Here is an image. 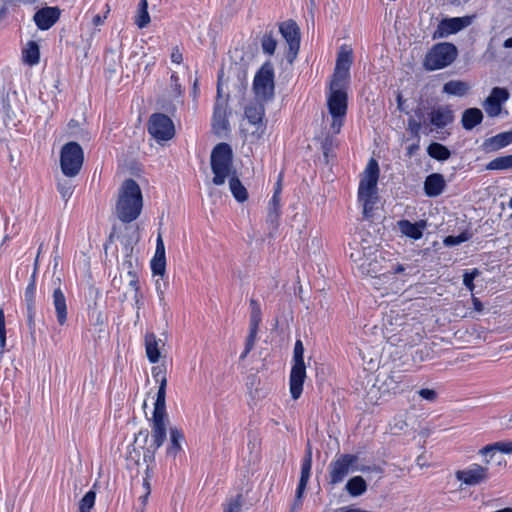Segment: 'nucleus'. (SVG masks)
Returning <instances> with one entry per match:
<instances>
[{
    "label": "nucleus",
    "instance_id": "4d7b16f0",
    "mask_svg": "<svg viewBox=\"0 0 512 512\" xmlns=\"http://www.w3.org/2000/svg\"><path fill=\"white\" fill-rule=\"evenodd\" d=\"M345 116H332L331 130L333 134H338L343 126Z\"/></svg>",
    "mask_w": 512,
    "mask_h": 512
},
{
    "label": "nucleus",
    "instance_id": "680f3d73",
    "mask_svg": "<svg viewBox=\"0 0 512 512\" xmlns=\"http://www.w3.org/2000/svg\"><path fill=\"white\" fill-rule=\"evenodd\" d=\"M171 87L178 96L181 95V84L179 82V77L176 73H173L171 75Z\"/></svg>",
    "mask_w": 512,
    "mask_h": 512
},
{
    "label": "nucleus",
    "instance_id": "5fc2aeb1",
    "mask_svg": "<svg viewBox=\"0 0 512 512\" xmlns=\"http://www.w3.org/2000/svg\"><path fill=\"white\" fill-rule=\"evenodd\" d=\"M498 452L510 454L512 453V441H499L495 442V447Z\"/></svg>",
    "mask_w": 512,
    "mask_h": 512
},
{
    "label": "nucleus",
    "instance_id": "423d86ee",
    "mask_svg": "<svg viewBox=\"0 0 512 512\" xmlns=\"http://www.w3.org/2000/svg\"><path fill=\"white\" fill-rule=\"evenodd\" d=\"M84 162V152L79 143L70 141L64 144L60 151V167L67 177L79 174Z\"/></svg>",
    "mask_w": 512,
    "mask_h": 512
},
{
    "label": "nucleus",
    "instance_id": "ea45409f",
    "mask_svg": "<svg viewBox=\"0 0 512 512\" xmlns=\"http://www.w3.org/2000/svg\"><path fill=\"white\" fill-rule=\"evenodd\" d=\"M250 320L249 327L259 328V325L262 321V312L260 304L257 300H250Z\"/></svg>",
    "mask_w": 512,
    "mask_h": 512
},
{
    "label": "nucleus",
    "instance_id": "f03ea898",
    "mask_svg": "<svg viewBox=\"0 0 512 512\" xmlns=\"http://www.w3.org/2000/svg\"><path fill=\"white\" fill-rule=\"evenodd\" d=\"M143 197L140 186L132 179H126L119 191L116 214L123 223H131L141 214Z\"/></svg>",
    "mask_w": 512,
    "mask_h": 512
},
{
    "label": "nucleus",
    "instance_id": "5701e85b",
    "mask_svg": "<svg viewBox=\"0 0 512 512\" xmlns=\"http://www.w3.org/2000/svg\"><path fill=\"white\" fill-rule=\"evenodd\" d=\"M185 441L183 431L174 426L169 429V443L166 448V456L175 459L183 452L182 443Z\"/></svg>",
    "mask_w": 512,
    "mask_h": 512
},
{
    "label": "nucleus",
    "instance_id": "72a5a7b5",
    "mask_svg": "<svg viewBox=\"0 0 512 512\" xmlns=\"http://www.w3.org/2000/svg\"><path fill=\"white\" fill-rule=\"evenodd\" d=\"M24 63L34 66L40 61L39 46L35 41H29L26 48L22 52Z\"/></svg>",
    "mask_w": 512,
    "mask_h": 512
},
{
    "label": "nucleus",
    "instance_id": "cd10ccee",
    "mask_svg": "<svg viewBox=\"0 0 512 512\" xmlns=\"http://www.w3.org/2000/svg\"><path fill=\"white\" fill-rule=\"evenodd\" d=\"M152 376L154 380L159 383L156 401L154 404H166V387H167V377L166 371L161 366H155L152 368Z\"/></svg>",
    "mask_w": 512,
    "mask_h": 512
},
{
    "label": "nucleus",
    "instance_id": "9b49d317",
    "mask_svg": "<svg viewBox=\"0 0 512 512\" xmlns=\"http://www.w3.org/2000/svg\"><path fill=\"white\" fill-rule=\"evenodd\" d=\"M279 31L288 44L286 59L292 64L300 49V29L295 21L288 20L280 24Z\"/></svg>",
    "mask_w": 512,
    "mask_h": 512
},
{
    "label": "nucleus",
    "instance_id": "e433bc0d",
    "mask_svg": "<svg viewBox=\"0 0 512 512\" xmlns=\"http://www.w3.org/2000/svg\"><path fill=\"white\" fill-rule=\"evenodd\" d=\"M427 153L431 158L436 159L438 161H446L451 156L450 150L446 146L438 142H432L427 147Z\"/></svg>",
    "mask_w": 512,
    "mask_h": 512
},
{
    "label": "nucleus",
    "instance_id": "8fccbe9b",
    "mask_svg": "<svg viewBox=\"0 0 512 512\" xmlns=\"http://www.w3.org/2000/svg\"><path fill=\"white\" fill-rule=\"evenodd\" d=\"M323 155L325 158H328L329 154L333 151L335 147V139L333 136H326L321 144Z\"/></svg>",
    "mask_w": 512,
    "mask_h": 512
},
{
    "label": "nucleus",
    "instance_id": "f704fd0d",
    "mask_svg": "<svg viewBox=\"0 0 512 512\" xmlns=\"http://www.w3.org/2000/svg\"><path fill=\"white\" fill-rule=\"evenodd\" d=\"M470 89V86L468 83L460 80H451L444 84L443 86V92L449 95L454 96H464L468 90Z\"/></svg>",
    "mask_w": 512,
    "mask_h": 512
},
{
    "label": "nucleus",
    "instance_id": "3c124183",
    "mask_svg": "<svg viewBox=\"0 0 512 512\" xmlns=\"http://www.w3.org/2000/svg\"><path fill=\"white\" fill-rule=\"evenodd\" d=\"M479 272L477 269H474L472 272H465L464 275H463V284L465 285V287L470 290V291H473L474 289V279L476 276H478Z\"/></svg>",
    "mask_w": 512,
    "mask_h": 512
},
{
    "label": "nucleus",
    "instance_id": "0eeeda50",
    "mask_svg": "<svg viewBox=\"0 0 512 512\" xmlns=\"http://www.w3.org/2000/svg\"><path fill=\"white\" fill-rule=\"evenodd\" d=\"M274 67L271 61H265L256 72L253 80V91L262 101H269L274 97Z\"/></svg>",
    "mask_w": 512,
    "mask_h": 512
},
{
    "label": "nucleus",
    "instance_id": "6e6d98bb",
    "mask_svg": "<svg viewBox=\"0 0 512 512\" xmlns=\"http://www.w3.org/2000/svg\"><path fill=\"white\" fill-rule=\"evenodd\" d=\"M418 394L421 398L433 402L437 398V393L433 389L423 388L418 391Z\"/></svg>",
    "mask_w": 512,
    "mask_h": 512
},
{
    "label": "nucleus",
    "instance_id": "412c9836",
    "mask_svg": "<svg viewBox=\"0 0 512 512\" xmlns=\"http://www.w3.org/2000/svg\"><path fill=\"white\" fill-rule=\"evenodd\" d=\"M311 468H312V450H311L310 445H308V448L306 449L305 455L302 459L301 475H300L299 483L297 486V500L299 501V503H301V498L303 497L304 491L309 482L310 475H311Z\"/></svg>",
    "mask_w": 512,
    "mask_h": 512
},
{
    "label": "nucleus",
    "instance_id": "09e8293b",
    "mask_svg": "<svg viewBox=\"0 0 512 512\" xmlns=\"http://www.w3.org/2000/svg\"><path fill=\"white\" fill-rule=\"evenodd\" d=\"M242 503V495L237 494L235 497L229 500L227 507L224 509V512H240Z\"/></svg>",
    "mask_w": 512,
    "mask_h": 512
},
{
    "label": "nucleus",
    "instance_id": "37998d69",
    "mask_svg": "<svg viewBox=\"0 0 512 512\" xmlns=\"http://www.w3.org/2000/svg\"><path fill=\"white\" fill-rule=\"evenodd\" d=\"M349 76L350 72L345 70H338L335 68L333 73V79L331 82V90H335L337 88L344 90V86L347 80L349 79Z\"/></svg>",
    "mask_w": 512,
    "mask_h": 512
},
{
    "label": "nucleus",
    "instance_id": "052dcab7",
    "mask_svg": "<svg viewBox=\"0 0 512 512\" xmlns=\"http://www.w3.org/2000/svg\"><path fill=\"white\" fill-rule=\"evenodd\" d=\"M134 306L137 310L136 316L139 318V310L144 306V295L142 291L134 293Z\"/></svg>",
    "mask_w": 512,
    "mask_h": 512
},
{
    "label": "nucleus",
    "instance_id": "bb28decb",
    "mask_svg": "<svg viewBox=\"0 0 512 512\" xmlns=\"http://www.w3.org/2000/svg\"><path fill=\"white\" fill-rule=\"evenodd\" d=\"M446 187L444 176L439 173H433L426 177L424 182L425 194L429 197H437L443 193Z\"/></svg>",
    "mask_w": 512,
    "mask_h": 512
},
{
    "label": "nucleus",
    "instance_id": "864d4df0",
    "mask_svg": "<svg viewBox=\"0 0 512 512\" xmlns=\"http://www.w3.org/2000/svg\"><path fill=\"white\" fill-rule=\"evenodd\" d=\"M258 330L259 328L249 327V334L245 341V347H247V350H252L254 348Z\"/></svg>",
    "mask_w": 512,
    "mask_h": 512
},
{
    "label": "nucleus",
    "instance_id": "a211bd4d",
    "mask_svg": "<svg viewBox=\"0 0 512 512\" xmlns=\"http://www.w3.org/2000/svg\"><path fill=\"white\" fill-rule=\"evenodd\" d=\"M61 11L58 7H44L33 16L38 29L44 31L50 29L60 18Z\"/></svg>",
    "mask_w": 512,
    "mask_h": 512
},
{
    "label": "nucleus",
    "instance_id": "c85d7f7f",
    "mask_svg": "<svg viewBox=\"0 0 512 512\" xmlns=\"http://www.w3.org/2000/svg\"><path fill=\"white\" fill-rule=\"evenodd\" d=\"M280 215L281 205L280 200H278V193H273V196L268 203V212L266 217V222L272 229H277Z\"/></svg>",
    "mask_w": 512,
    "mask_h": 512
},
{
    "label": "nucleus",
    "instance_id": "1a4fd4ad",
    "mask_svg": "<svg viewBox=\"0 0 512 512\" xmlns=\"http://www.w3.org/2000/svg\"><path fill=\"white\" fill-rule=\"evenodd\" d=\"M151 422V443L162 446L167 438V424L169 422L166 404H154Z\"/></svg>",
    "mask_w": 512,
    "mask_h": 512
},
{
    "label": "nucleus",
    "instance_id": "7ed1b4c3",
    "mask_svg": "<svg viewBox=\"0 0 512 512\" xmlns=\"http://www.w3.org/2000/svg\"><path fill=\"white\" fill-rule=\"evenodd\" d=\"M211 170L214 174L213 183L223 185L230 175L233 165V151L228 143H218L211 152Z\"/></svg>",
    "mask_w": 512,
    "mask_h": 512
},
{
    "label": "nucleus",
    "instance_id": "de8ad7c7",
    "mask_svg": "<svg viewBox=\"0 0 512 512\" xmlns=\"http://www.w3.org/2000/svg\"><path fill=\"white\" fill-rule=\"evenodd\" d=\"M469 238H470V236H469L468 233L462 232V233H460L457 236H453V235L447 236L444 239V244L446 246H456V245H459V244H461L463 242L468 241Z\"/></svg>",
    "mask_w": 512,
    "mask_h": 512
},
{
    "label": "nucleus",
    "instance_id": "69168bd1",
    "mask_svg": "<svg viewBox=\"0 0 512 512\" xmlns=\"http://www.w3.org/2000/svg\"><path fill=\"white\" fill-rule=\"evenodd\" d=\"M7 14H8L7 0H0V22L7 16Z\"/></svg>",
    "mask_w": 512,
    "mask_h": 512
},
{
    "label": "nucleus",
    "instance_id": "2eb2a0df",
    "mask_svg": "<svg viewBox=\"0 0 512 512\" xmlns=\"http://www.w3.org/2000/svg\"><path fill=\"white\" fill-rule=\"evenodd\" d=\"M456 477L466 485H478L488 479V468L479 464H472L468 468L458 471Z\"/></svg>",
    "mask_w": 512,
    "mask_h": 512
},
{
    "label": "nucleus",
    "instance_id": "b1692460",
    "mask_svg": "<svg viewBox=\"0 0 512 512\" xmlns=\"http://www.w3.org/2000/svg\"><path fill=\"white\" fill-rule=\"evenodd\" d=\"M151 270L154 275L164 276L166 271L165 245L161 234L156 240L155 255L151 260Z\"/></svg>",
    "mask_w": 512,
    "mask_h": 512
},
{
    "label": "nucleus",
    "instance_id": "c756f323",
    "mask_svg": "<svg viewBox=\"0 0 512 512\" xmlns=\"http://www.w3.org/2000/svg\"><path fill=\"white\" fill-rule=\"evenodd\" d=\"M483 120V113L478 108H468L463 112L461 123L465 130H472Z\"/></svg>",
    "mask_w": 512,
    "mask_h": 512
},
{
    "label": "nucleus",
    "instance_id": "dca6fc26",
    "mask_svg": "<svg viewBox=\"0 0 512 512\" xmlns=\"http://www.w3.org/2000/svg\"><path fill=\"white\" fill-rule=\"evenodd\" d=\"M470 24L471 18L468 16L443 19L435 31L434 38H443L455 34Z\"/></svg>",
    "mask_w": 512,
    "mask_h": 512
},
{
    "label": "nucleus",
    "instance_id": "39448f33",
    "mask_svg": "<svg viewBox=\"0 0 512 512\" xmlns=\"http://www.w3.org/2000/svg\"><path fill=\"white\" fill-rule=\"evenodd\" d=\"M457 54V48L452 43L435 44L425 56L424 67L428 71L443 69L454 62Z\"/></svg>",
    "mask_w": 512,
    "mask_h": 512
},
{
    "label": "nucleus",
    "instance_id": "20e7f679",
    "mask_svg": "<svg viewBox=\"0 0 512 512\" xmlns=\"http://www.w3.org/2000/svg\"><path fill=\"white\" fill-rule=\"evenodd\" d=\"M293 364L289 376L291 397L294 400L300 398L303 392V385L306 379V365L304 362V346L300 339H297L293 350Z\"/></svg>",
    "mask_w": 512,
    "mask_h": 512
},
{
    "label": "nucleus",
    "instance_id": "c9c22d12",
    "mask_svg": "<svg viewBox=\"0 0 512 512\" xmlns=\"http://www.w3.org/2000/svg\"><path fill=\"white\" fill-rule=\"evenodd\" d=\"M346 490L353 497L360 496L367 490L366 481L362 476H354L347 481Z\"/></svg>",
    "mask_w": 512,
    "mask_h": 512
},
{
    "label": "nucleus",
    "instance_id": "393cba45",
    "mask_svg": "<svg viewBox=\"0 0 512 512\" xmlns=\"http://www.w3.org/2000/svg\"><path fill=\"white\" fill-rule=\"evenodd\" d=\"M431 124L436 128H444L454 121V113L448 106H440L429 114Z\"/></svg>",
    "mask_w": 512,
    "mask_h": 512
},
{
    "label": "nucleus",
    "instance_id": "aec40b11",
    "mask_svg": "<svg viewBox=\"0 0 512 512\" xmlns=\"http://www.w3.org/2000/svg\"><path fill=\"white\" fill-rule=\"evenodd\" d=\"M331 116H345L347 112V94L343 89L331 90L327 101Z\"/></svg>",
    "mask_w": 512,
    "mask_h": 512
},
{
    "label": "nucleus",
    "instance_id": "9d476101",
    "mask_svg": "<svg viewBox=\"0 0 512 512\" xmlns=\"http://www.w3.org/2000/svg\"><path fill=\"white\" fill-rule=\"evenodd\" d=\"M383 260L384 256L380 251L379 257L367 258L361 264L362 272L366 275V281L376 290H381L384 286Z\"/></svg>",
    "mask_w": 512,
    "mask_h": 512
},
{
    "label": "nucleus",
    "instance_id": "6ab92c4d",
    "mask_svg": "<svg viewBox=\"0 0 512 512\" xmlns=\"http://www.w3.org/2000/svg\"><path fill=\"white\" fill-rule=\"evenodd\" d=\"M217 101L214 105L213 110V127L217 130L226 131L229 129V121L227 118V111H226V101L220 100L221 98V87L220 82L218 81L217 85Z\"/></svg>",
    "mask_w": 512,
    "mask_h": 512
},
{
    "label": "nucleus",
    "instance_id": "a878e982",
    "mask_svg": "<svg viewBox=\"0 0 512 512\" xmlns=\"http://www.w3.org/2000/svg\"><path fill=\"white\" fill-rule=\"evenodd\" d=\"M53 306L56 313L57 322L60 326H63L67 322V303L66 297L60 287L54 289L52 294Z\"/></svg>",
    "mask_w": 512,
    "mask_h": 512
},
{
    "label": "nucleus",
    "instance_id": "7c9ffc66",
    "mask_svg": "<svg viewBox=\"0 0 512 512\" xmlns=\"http://www.w3.org/2000/svg\"><path fill=\"white\" fill-rule=\"evenodd\" d=\"M512 143V132L499 133L491 138H488L484 142L485 148L489 150H499Z\"/></svg>",
    "mask_w": 512,
    "mask_h": 512
},
{
    "label": "nucleus",
    "instance_id": "13d9d810",
    "mask_svg": "<svg viewBox=\"0 0 512 512\" xmlns=\"http://www.w3.org/2000/svg\"><path fill=\"white\" fill-rule=\"evenodd\" d=\"M128 275L131 277L129 281V286L133 289L134 293H138L141 291L139 280L137 278L136 272L133 270L128 271Z\"/></svg>",
    "mask_w": 512,
    "mask_h": 512
},
{
    "label": "nucleus",
    "instance_id": "473e14b6",
    "mask_svg": "<svg viewBox=\"0 0 512 512\" xmlns=\"http://www.w3.org/2000/svg\"><path fill=\"white\" fill-rule=\"evenodd\" d=\"M229 188L233 197L240 203L245 202L248 199L247 189L244 187L240 179L234 172L229 179Z\"/></svg>",
    "mask_w": 512,
    "mask_h": 512
},
{
    "label": "nucleus",
    "instance_id": "a19ab883",
    "mask_svg": "<svg viewBox=\"0 0 512 512\" xmlns=\"http://www.w3.org/2000/svg\"><path fill=\"white\" fill-rule=\"evenodd\" d=\"M486 168L488 170H506L512 168V154L507 156L497 157L491 160Z\"/></svg>",
    "mask_w": 512,
    "mask_h": 512
},
{
    "label": "nucleus",
    "instance_id": "f257e3e1",
    "mask_svg": "<svg viewBox=\"0 0 512 512\" xmlns=\"http://www.w3.org/2000/svg\"><path fill=\"white\" fill-rule=\"evenodd\" d=\"M379 175L380 169L378 162L376 159L371 158L364 171L360 174L357 192V199L362 206L363 217L366 220H373L376 211L379 209Z\"/></svg>",
    "mask_w": 512,
    "mask_h": 512
},
{
    "label": "nucleus",
    "instance_id": "0e129e2a",
    "mask_svg": "<svg viewBox=\"0 0 512 512\" xmlns=\"http://www.w3.org/2000/svg\"><path fill=\"white\" fill-rule=\"evenodd\" d=\"M171 61L176 64H180L183 61V56L178 47H175L171 53Z\"/></svg>",
    "mask_w": 512,
    "mask_h": 512
},
{
    "label": "nucleus",
    "instance_id": "e2e57ef3",
    "mask_svg": "<svg viewBox=\"0 0 512 512\" xmlns=\"http://www.w3.org/2000/svg\"><path fill=\"white\" fill-rule=\"evenodd\" d=\"M408 128L412 134L418 135V133L421 129V123L414 119H410L408 121Z\"/></svg>",
    "mask_w": 512,
    "mask_h": 512
},
{
    "label": "nucleus",
    "instance_id": "f3484780",
    "mask_svg": "<svg viewBox=\"0 0 512 512\" xmlns=\"http://www.w3.org/2000/svg\"><path fill=\"white\" fill-rule=\"evenodd\" d=\"M509 98L505 88L495 87L483 103L484 110L490 117H497L501 113V106Z\"/></svg>",
    "mask_w": 512,
    "mask_h": 512
},
{
    "label": "nucleus",
    "instance_id": "bf43d9fd",
    "mask_svg": "<svg viewBox=\"0 0 512 512\" xmlns=\"http://www.w3.org/2000/svg\"><path fill=\"white\" fill-rule=\"evenodd\" d=\"M156 292L159 298V304L163 309V312L166 314V312L169 310V306L165 300L164 291L159 290V280L156 281Z\"/></svg>",
    "mask_w": 512,
    "mask_h": 512
},
{
    "label": "nucleus",
    "instance_id": "4be33fe9",
    "mask_svg": "<svg viewBox=\"0 0 512 512\" xmlns=\"http://www.w3.org/2000/svg\"><path fill=\"white\" fill-rule=\"evenodd\" d=\"M397 226L402 235L413 240H419L423 236L427 223L425 220L412 223L409 220L402 219L397 222Z\"/></svg>",
    "mask_w": 512,
    "mask_h": 512
},
{
    "label": "nucleus",
    "instance_id": "49530a36",
    "mask_svg": "<svg viewBox=\"0 0 512 512\" xmlns=\"http://www.w3.org/2000/svg\"><path fill=\"white\" fill-rule=\"evenodd\" d=\"M161 446H156L151 443L149 446L144 448L143 461L147 464V472H149V465L155 461V454Z\"/></svg>",
    "mask_w": 512,
    "mask_h": 512
},
{
    "label": "nucleus",
    "instance_id": "58836bf2",
    "mask_svg": "<svg viewBox=\"0 0 512 512\" xmlns=\"http://www.w3.org/2000/svg\"><path fill=\"white\" fill-rule=\"evenodd\" d=\"M150 23V16L148 13L147 0H140L138 4V13L135 19V24L139 28H145Z\"/></svg>",
    "mask_w": 512,
    "mask_h": 512
},
{
    "label": "nucleus",
    "instance_id": "ddd939ff",
    "mask_svg": "<svg viewBox=\"0 0 512 512\" xmlns=\"http://www.w3.org/2000/svg\"><path fill=\"white\" fill-rule=\"evenodd\" d=\"M24 302L26 305V319L27 326L30 332L31 337L35 340L36 333V272H34L30 281L25 289L24 293Z\"/></svg>",
    "mask_w": 512,
    "mask_h": 512
},
{
    "label": "nucleus",
    "instance_id": "2f4dec72",
    "mask_svg": "<svg viewBox=\"0 0 512 512\" xmlns=\"http://www.w3.org/2000/svg\"><path fill=\"white\" fill-rule=\"evenodd\" d=\"M145 349L149 362L157 363L160 359V350L158 348V339L153 332L146 333L145 335Z\"/></svg>",
    "mask_w": 512,
    "mask_h": 512
},
{
    "label": "nucleus",
    "instance_id": "774afa93",
    "mask_svg": "<svg viewBox=\"0 0 512 512\" xmlns=\"http://www.w3.org/2000/svg\"><path fill=\"white\" fill-rule=\"evenodd\" d=\"M398 109L402 112L408 113V106L406 105V101L403 100L401 95L397 96Z\"/></svg>",
    "mask_w": 512,
    "mask_h": 512
},
{
    "label": "nucleus",
    "instance_id": "79ce46f5",
    "mask_svg": "<svg viewBox=\"0 0 512 512\" xmlns=\"http://www.w3.org/2000/svg\"><path fill=\"white\" fill-rule=\"evenodd\" d=\"M261 47L262 51L267 55H273L276 47H277V40L274 37L272 32L265 33L261 38Z\"/></svg>",
    "mask_w": 512,
    "mask_h": 512
},
{
    "label": "nucleus",
    "instance_id": "6e6552de",
    "mask_svg": "<svg viewBox=\"0 0 512 512\" xmlns=\"http://www.w3.org/2000/svg\"><path fill=\"white\" fill-rule=\"evenodd\" d=\"M148 132L157 141H168L175 135L173 121L163 113H154L148 121Z\"/></svg>",
    "mask_w": 512,
    "mask_h": 512
},
{
    "label": "nucleus",
    "instance_id": "338daca9",
    "mask_svg": "<svg viewBox=\"0 0 512 512\" xmlns=\"http://www.w3.org/2000/svg\"><path fill=\"white\" fill-rule=\"evenodd\" d=\"M494 447H495V443H492V444L486 445V446H484V447L480 450V454H481V455H483V456H486V455H488V454H491V453H493V452L497 451V450H496V448H494Z\"/></svg>",
    "mask_w": 512,
    "mask_h": 512
},
{
    "label": "nucleus",
    "instance_id": "a18cd8bd",
    "mask_svg": "<svg viewBox=\"0 0 512 512\" xmlns=\"http://www.w3.org/2000/svg\"><path fill=\"white\" fill-rule=\"evenodd\" d=\"M57 190L64 201H68L73 194L74 186L70 180L58 181Z\"/></svg>",
    "mask_w": 512,
    "mask_h": 512
},
{
    "label": "nucleus",
    "instance_id": "f8f14e48",
    "mask_svg": "<svg viewBox=\"0 0 512 512\" xmlns=\"http://www.w3.org/2000/svg\"><path fill=\"white\" fill-rule=\"evenodd\" d=\"M358 461L354 454H341L329 464L330 484L336 485L344 480L349 474L353 465Z\"/></svg>",
    "mask_w": 512,
    "mask_h": 512
},
{
    "label": "nucleus",
    "instance_id": "4c0bfd02",
    "mask_svg": "<svg viewBox=\"0 0 512 512\" xmlns=\"http://www.w3.org/2000/svg\"><path fill=\"white\" fill-rule=\"evenodd\" d=\"M352 50L341 48L338 52L335 68L338 70H345L350 72V67L352 65Z\"/></svg>",
    "mask_w": 512,
    "mask_h": 512
},
{
    "label": "nucleus",
    "instance_id": "c03bdc74",
    "mask_svg": "<svg viewBox=\"0 0 512 512\" xmlns=\"http://www.w3.org/2000/svg\"><path fill=\"white\" fill-rule=\"evenodd\" d=\"M96 500V493L93 490H89L86 492V494L82 497V499L79 502V510L83 512H91L95 505Z\"/></svg>",
    "mask_w": 512,
    "mask_h": 512
},
{
    "label": "nucleus",
    "instance_id": "603ef678",
    "mask_svg": "<svg viewBox=\"0 0 512 512\" xmlns=\"http://www.w3.org/2000/svg\"><path fill=\"white\" fill-rule=\"evenodd\" d=\"M6 345V328H5V315L4 310L0 308V347L4 348Z\"/></svg>",
    "mask_w": 512,
    "mask_h": 512
},
{
    "label": "nucleus",
    "instance_id": "4468645a",
    "mask_svg": "<svg viewBox=\"0 0 512 512\" xmlns=\"http://www.w3.org/2000/svg\"><path fill=\"white\" fill-rule=\"evenodd\" d=\"M245 118L255 126L256 129L251 133L252 137L260 139L266 131L265 107L262 103H251L245 107Z\"/></svg>",
    "mask_w": 512,
    "mask_h": 512
}]
</instances>
